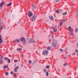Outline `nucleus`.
I'll use <instances>...</instances> for the list:
<instances>
[{"instance_id":"nucleus-1","label":"nucleus","mask_w":78,"mask_h":78,"mask_svg":"<svg viewBox=\"0 0 78 78\" xmlns=\"http://www.w3.org/2000/svg\"><path fill=\"white\" fill-rule=\"evenodd\" d=\"M52 45L53 47H55L56 46V43H57V41L56 40L53 39L52 40Z\"/></svg>"},{"instance_id":"nucleus-2","label":"nucleus","mask_w":78,"mask_h":78,"mask_svg":"<svg viewBox=\"0 0 78 78\" xmlns=\"http://www.w3.org/2000/svg\"><path fill=\"white\" fill-rule=\"evenodd\" d=\"M20 41H22L23 42V45H26V40L25 38L22 37L20 38Z\"/></svg>"},{"instance_id":"nucleus-3","label":"nucleus","mask_w":78,"mask_h":78,"mask_svg":"<svg viewBox=\"0 0 78 78\" xmlns=\"http://www.w3.org/2000/svg\"><path fill=\"white\" fill-rule=\"evenodd\" d=\"M48 53V51L46 49L43 50V52L42 53L43 55H47Z\"/></svg>"},{"instance_id":"nucleus-4","label":"nucleus","mask_w":78,"mask_h":78,"mask_svg":"<svg viewBox=\"0 0 78 78\" xmlns=\"http://www.w3.org/2000/svg\"><path fill=\"white\" fill-rule=\"evenodd\" d=\"M52 29L54 32L55 33L57 31V27L56 26H55L54 27H53Z\"/></svg>"},{"instance_id":"nucleus-5","label":"nucleus","mask_w":78,"mask_h":78,"mask_svg":"<svg viewBox=\"0 0 78 78\" xmlns=\"http://www.w3.org/2000/svg\"><path fill=\"white\" fill-rule=\"evenodd\" d=\"M5 3V1H3L0 4V9H2V7L4 5V3Z\"/></svg>"},{"instance_id":"nucleus-6","label":"nucleus","mask_w":78,"mask_h":78,"mask_svg":"<svg viewBox=\"0 0 78 78\" xmlns=\"http://www.w3.org/2000/svg\"><path fill=\"white\" fill-rule=\"evenodd\" d=\"M28 16L29 17H31L32 16H33V13L31 12L30 11H29V13Z\"/></svg>"},{"instance_id":"nucleus-7","label":"nucleus","mask_w":78,"mask_h":78,"mask_svg":"<svg viewBox=\"0 0 78 78\" xmlns=\"http://www.w3.org/2000/svg\"><path fill=\"white\" fill-rule=\"evenodd\" d=\"M32 43V42H33V43H36V41L34 40L33 39H30L28 41V43L29 44V43Z\"/></svg>"},{"instance_id":"nucleus-8","label":"nucleus","mask_w":78,"mask_h":78,"mask_svg":"<svg viewBox=\"0 0 78 78\" xmlns=\"http://www.w3.org/2000/svg\"><path fill=\"white\" fill-rule=\"evenodd\" d=\"M36 17H37V15H36L35 14L34 15L32 18V21H34L36 19Z\"/></svg>"},{"instance_id":"nucleus-9","label":"nucleus","mask_w":78,"mask_h":78,"mask_svg":"<svg viewBox=\"0 0 78 78\" xmlns=\"http://www.w3.org/2000/svg\"><path fill=\"white\" fill-rule=\"evenodd\" d=\"M49 17L50 19L52 21H53V20H54V19H53V16H52V15H49Z\"/></svg>"},{"instance_id":"nucleus-10","label":"nucleus","mask_w":78,"mask_h":78,"mask_svg":"<svg viewBox=\"0 0 78 78\" xmlns=\"http://www.w3.org/2000/svg\"><path fill=\"white\" fill-rule=\"evenodd\" d=\"M3 39H2V37L1 36V35H0V44H3Z\"/></svg>"},{"instance_id":"nucleus-11","label":"nucleus","mask_w":78,"mask_h":78,"mask_svg":"<svg viewBox=\"0 0 78 78\" xmlns=\"http://www.w3.org/2000/svg\"><path fill=\"white\" fill-rule=\"evenodd\" d=\"M0 56H1V58L0 59V63L2 64V63H3V60L2 59H3V58H2L3 56H1V55H0Z\"/></svg>"},{"instance_id":"nucleus-12","label":"nucleus","mask_w":78,"mask_h":78,"mask_svg":"<svg viewBox=\"0 0 78 78\" xmlns=\"http://www.w3.org/2000/svg\"><path fill=\"white\" fill-rule=\"evenodd\" d=\"M19 67H16L14 68V71L15 72H17V69H19Z\"/></svg>"},{"instance_id":"nucleus-13","label":"nucleus","mask_w":78,"mask_h":78,"mask_svg":"<svg viewBox=\"0 0 78 78\" xmlns=\"http://www.w3.org/2000/svg\"><path fill=\"white\" fill-rule=\"evenodd\" d=\"M20 40L19 39H16L14 41V42H19Z\"/></svg>"},{"instance_id":"nucleus-14","label":"nucleus","mask_w":78,"mask_h":78,"mask_svg":"<svg viewBox=\"0 0 78 78\" xmlns=\"http://www.w3.org/2000/svg\"><path fill=\"white\" fill-rule=\"evenodd\" d=\"M47 50H51V47L50 46H48L47 47Z\"/></svg>"},{"instance_id":"nucleus-15","label":"nucleus","mask_w":78,"mask_h":78,"mask_svg":"<svg viewBox=\"0 0 78 78\" xmlns=\"http://www.w3.org/2000/svg\"><path fill=\"white\" fill-rule=\"evenodd\" d=\"M16 50L17 51H20L22 50V48H17L16 49Z\"/></svg>"},{"instance_id":"nucleus-16","label":"nucleus","mask_w":78,"mask_h":78,"mask_svg":"<svg viewBox=\"0 0 78 78\" xmlns=\"http://www.w3.org/2000/svg\"><path fill=\"white\" fill-rule=\"evenodd\" d=\"M62 23H63V22H61L59 23V26L60 27H61L62 26Z\"/></svg>"},{"instance_id":"nucleus-17","label":"nucleus","mask_w":78,"mask_h":78,"mask_svg":"<svg viewBox=\"0 0 78 78\" xmlns=\"http://www.w3.org/2000/svg\"><path fill=\"white\" fill-rule=\"evenodd\" d=\"M70 35H72L73 34V30H72L70 31Z\"/></svg>"},{"instance_id":"nucleus-18","label":"nucleus","mask_w":78,"mask_h":78,"mask_svg":"<svg viewBox=\"0 0 78 78\" xmlns=\"http://www.w3.org/2000/svg\"><path fill=\"white\" fill-rule=\"evenodd\" d=\"M62 14H63V16H64L65 15H67V12H66L65 13H62Z\"/></svg>"},{"instance_id":"nucleus-19","label":"nucleus","mask_w":78,"mask_h":78,"mask_svg":"<svg viewBox=\"0 0 78 78\" xmlns=\"http://www.w3.org/2000/svg\"><path fill=\"white\" fill-rule=\"evenodd\" d=\"M12 4V3L11 2L9 4H8L7 5V6H11V5Z\"/></svg>"},{"instance_id":"nucleus-20","label":"nucleus","mask_w":78,"mask_h":78,"mask_svg":"<svg viewBox=\"0 0 78 78\" xmlns=\"http://www.w3.org/2000/svg\"><path fill=\"white\" fill-rule=\"evenodd\" d=\"M43 72L44 73H46V72H47V70H46L45 69H43Z\"/></svg>"},{"instance_id":"nucleus-21","label":"nucleus","mask_w":78,"mask_h":78,"mask_svg":"<svg viewBox=\"0 0 78 78\" xmlns=\"http://www.w3.org/2000/svg\"><path fill=\"white\" fill-rule=\"evenodd\" d=\"M55 12H57V13H58V14H59V11L58 10H57L55 11Z\"/></svg>"},{"instance_id":"nucleus-22","label":"nucleus","mask_w":78,"mask_h":78,"mask_svg":"<svg viewBox=\"0 0 78 78\" xmlns=\"http://www.w3.org/2000/svg\"><path fill=\"white\" fill-rule=\"evenodd\" d=\"M4 69H6V68H8V65L4 66Z\"/></svg>"},{"instance_id":"nucleus-23","label":"nucleus","mask_w":78,"mask_h":78,"mask_svg":"<svg viewBox=\"0 0 78 78\" xmlns=\"http://www.w3.org/2000/svg\"><path fill=\"white\" fill-rule=\"evenodd\" d=\"M33 8H34V9H36V7L35 5H33L32 6Z\"/></svg>"},{"instance_id":"nucleus-24","label":"nucleus","mask_w":78,"mask_h":78,"mask_svg":"<svg viewBox=\"0 0 78 78\" xmlns=\"http://www.w3.org/2000/svg\"><path fill=\"white\" fill-rule=\"evenodd\" d=\"M3 22L2 21H1L0 22V26H1L2 25H3Z\"/></svg>"},{"instance_id":"nucleus-25","label":"nucleus","mask_w":78,"mask_h":78,"mask_svg":"<svg viewBox=\"0 0 78 78\" xmlns=\"http://www.w3.org/2000/svg\"><path fill=\"white\" fill-rule=\"evenodd\" d=\"M46 68H47L48 69L50 68V66L48 65H47L46 66Z\"/></svg>"},{"instance_id":"nucleus-26","label":"nucleus","mask_w":78,"mask_h":78,"mask_svg":"<svg viewBox=\"0 0 78 78\" xmlns=\"http://www.w3.org/2000/svg\"><path fill=\"white\" fill-rule=\"evenodd\" d=\"M3 26H2L1 27H0V30H2L3 29Z\"/></svg>"},{"instance_id":"nucleus-27","label":"nucleus","mask_w":78,"mask_h":78,"mask_svg":"<svg viewBox=\"0 0 78 78\" xmlns=\"http://www.w3.org/2000/svg\"><path fill=\"white\" fill-rule=\"evenodd\" d=\"M46 73V76H48V72H47Z\"/></svg>"},{"instance_id":"nucleus-28","label":"nucleus","mask_w":78,"mask_h":78,"mask_svg":"<svg viewBox=\"0 0 78 78\" xmlns=\"http://www.w3.org/2000/svg\"><path fill=\"white\" fill-rule=\"evenodd\" d=\"M14 62L16 63V62H18V60H14Z\"/></svg>"},{"instance_id":"nucleus-29","label":"nucleus","mask_w":78,"mask_h":78,"mask_svg":"<svg viewBox=\"0 0 78 78\" xmlns=\"http://www.w3.org/2000/svg\"><path fill=\"white\" fill-rule=\"evenodd\" d=\"M9 59V58H8L7 57H5L4 58L5 60L6 61V60H8Z\"/></svg>"},{"instance_id":"nucleus-30","label":"nucleus","mask_w":78,"mask_h":78,"mask_svg":"<svg viewBox=\"0 0 78 78\" xmlns=\"http://www.w3.org/2000/svg\"><path fill=\"white\" fill-rule=\"evenodd\" d=\"M60 51H61V52H62V53H63V50L62 49H60Z\"/></svg>"},{"instance_id":"nucleus-31","label":"nucleus","mask_w":78,"mask_h":78,"mask_svg":"<svg viewBox=\"0 0 78 78\" xmlns=\"http://www.w3.org/2000/svg\"><path fill=\"white\" fill-rule=\"evenodd\" d=\"M5 75L6 76L8 75V72H7L5 73Z\"/></svg>"},{"instance_id":"nucleus-32","label":"nucleus","mask_w":78,"mask_h":78,"mask_svg":"<svg viewBox=\"0 0 78 78\" xmlns=\"http://www.w3.org/2000/svg\"><path fill=\"white\" fill-rule=\"evenodd\" d=\"M71 29V27H68V31H70V30Z\"/></svg>"},{"instance_id":"nucleus-33","label":"nucleus","mask_w":78,"mask_h":78,"mask_svg":"<svg viewBox=\"0 0 78 78\" xmlns=\"http://www.w3.org/2000/svg\"><path fill=\"white\" fill-rule=\"evenodd\" d=\"M7 60H8V63H9L10 62H11V61L10 60V59H9Z\"/></svg>"},{"instance_id":"nucleus-34","label":"nucleus","mask_w":78,"mask_h":78,"mask_svg":"<svg viewBox=\"0 0 78 78\" xmlns=\"http://www.w3.org/2000/svg\"><path fill=\"white\" fill-rule=\"evenodd\" d=\"M67 63H64L63 64L64 66H67Z\"/></svg>"},{"instance_id":"nucleus-35","label":"nucleus","mask_w":78,"mask_h":78,"mask_svg":"<svg viewBox=\"0 0 78 78\" xmlns=\"http://www.w3.org/2000/svg\"><path fill=\"white\" fill-rule=\"evenodd\" d=\"M77 31H78V28H76L75 30V32L76 33L77 32Z\"/></svg>"},{"instance_id":"nucleus-36","label":"nucleus","mask_w":78,"mask_h":78,"mask_svg":"<svg viewBox=\"0 0 78 78\" xmlns=\"http://www.w3.org/2000/svg\"><path fill=\"white\" fill-rule=\"evenodd\" d=\"M28 62L29 64H31L32 63V62L31 61H29Z\"/></svg>"},{"instance_id":"nucleus-37","label":"nucleus","mask_w":78,"mask_h":78,"mask_svg":"<svg viewBox=\"0 0 78 78\" xmlns=\"http://www.w3.org/2000/svg\"><path fill=\"white\" fill-rule=\"evenodd\" d=\"M14 77H15V78H16L17 76H16V73L14 74Z\"/></svg>"},{"instance_id":"nucleus-38","label":"nucleus","mask_w":78,"mask_h":78,"mask_svg":"<svg viewBox=\"0 0 78 78\" xmlns=\"http://www.w3.org/2000/svg\"><path fill=\"white\" fill-rule=\"evenodd\" d=\"M75 51L76 52V53H78V50H77V49Z\"/></svg>"},{"instance_id":"nucleus-39","label":"nucleus","mask_w":78,"mask_h":78,"mask_svg":"<svg viewBox=\"0 0 78 78\" xmlns=\"http://www.w3.org/2000/svg\"><path fill=\"white\" fill-rule=\"evenodd\" d=\"M36 60H34L33 62V63H36Z\"/></svg>"},{"instance_id":"nucleus-40","label":"nucleus","mask_w":78,"mask_h":78,"mask_svg":"<svg viewBox=\"0 0 78 78\" xmlns=\"http://www.w3.org/2000/svg\"><path fill=\"white\" fill-rule=\"evenodd\" d=\"M73 55H76V53H73Z\"/></svg>"},{"instance_id":"nucleus-41","label":"nucleus","mask_w":78,"mask_h":78,"mask_svg":"<svg viewBox=\"0 0 78 78\" xmlns=\"http://www.w3.org/2000/svg\"><path fill=\"white\" fill-rule=\"evenodd\" d=\"M60 0H56V2H59V1Z\"/></svg>"},{"instance_id":"nucleus-42","label":"nucleus","mask_w":78,"mask_h":78,"mask_svg":"<svg viewBox=\"0 0 78 78\" xmlns=\"http://www.w3.org/2000/svg\"><path fill=\"white\" fill-rule=\"evenodd\" d=\"M11 74H12V75H13V72L11 71Z\"/></svg>"},{"instance_id":"nucleus-43","label":"nucleus","mask_w":78,"mask_h":78,"mask_svg":"<svg viewBox=\"0 0 78 78\" xmlns=\"http://www.w3.org/2000/svg\"><path fill=\"white\" fill-rule=\"evenodd\" d=\"M62 22H66V20H62Z\"/></svg>"},{"instance_id":"nucleus-44","label":"nucleus","mask_w":78,"mask_h":78,"mask_svg":"<svg viewBox=\"0 0 78 78\" xmlns=\"http://www.w3.org/2000/svg\"><path fill=\"white\" fill-rule=\"evenodd\" d=\"M77 47H78V43H77Z\"/></svg>"},{"instance_id":"nucleus-45","label":"nucleus","mask_w":78,"mask_h":78,"mask_svg":"<svg viewBox=\"0 0 78 78\" xmlns=\"http://www.w3.org/2000/svg\"><path fill=\"white\" fill-rule=\"evenodd\" d=\"M21 67H23V65L22 64L21 65Z\"/></svg>"},{"instance_id":"nucleus-46","label":"nucleus","mask_w":78,"mask_h":78,"mask_svg":"<svg viewBox=\"0 0 78 78\" xmlns=\"http://www.w3.org/2000/svg\"><path fill=\"white\" fill-rule=\"evenodd\" d=\"M58 71H59V72H60V70L59 69H58Z\"/></svg>"},{"instance_id":"nucleus-47","label":"nucleus","mask_w":78,"mask_h":78,"mask_svg":"<svg viewBox=\"0 0 78 78\" xmlns=\"http://www.w3.org/2000/svg\"><path fill=\"white\" fill-rule=\"evenodd\" d=\"M2 19H3V20L4 19V18H3Z\"/></svg>"},{"instance_id":"nucleus-48","label":"nucleus","mask_w":78,"mask_h":78,"mask_svg":"<svg viewBox=\"0 0 78 78\" xmlns=\"http://www.w3.org/2000/svg\"><path fill=\"white\" fill-rule=\"evenodd\" d=\"M22 56H23V55H22Z\"/></svg>"},{"instance_id":"nucleus-49","label":"nucleus","mask_w":78,"mask_h":78,"mask_svg":"<svg viewBox=\"0 0 78 78\" xmlns=\"http://www.w3.org/2000/svg\"><path fill=\"white\" fill-rule=\"evenodd\" d=\"M0 36H1V35H0Z\"/></svg>"}]
</instances>
